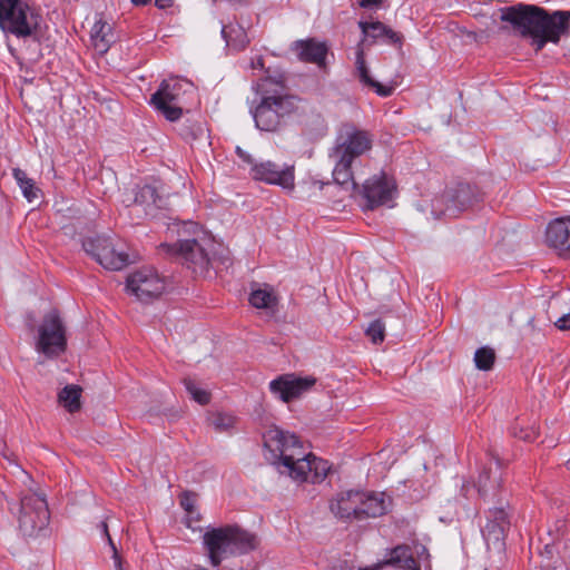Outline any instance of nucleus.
<instances>
[{
    "label": "nucleus",
    "mask_w": 570,
    "mask_h": 570,
    "mask_svg": "<svg viewBox=\"0 0 570 570\" xmlns=\"http://www.w3.org/2000/svg\"><path fill=\"white\" fill-rule=\"evenodd\" d=\"M96 101L99 104H108L111 102L112 99L107 96H100L99 94L95 92Z\"/></svg>",
    "instance_id": "43"
},
{
    "label": "nucleus",
    "mask_w": 570,
    "mask_h": 570,
    "mask_svg": "<svg viewBox=\"0 0 570 570\" xmlns=\"http://www.w3.org/2000/svg\"><path fill=\"white\" fill-rule=\"evenodd\" d=\"M292 49L302 61L313 62L317 66H323L325 62L327 47L324 42L315 39L297 40L293 43Z\"/></svg>",
    "instance_id": "19"
},
{
    "label": "nucleus",
    "mask_w": 570,
    "mask_h": 570,
    "mask_svg": "<svg viewBox=\"0 0 570 570\" xmlns=\"http://www.w3.org/2000/svg\"><path fill=\"white\" fill-rule=\"evenodd\" d=\"M488 474L487 472H484L483 474L480 475V479H479V491H484V488H485V480H488Z\"/></svg>",
    "instance_id": "44"
},
{
    "label": "nucleus",
    "mask_w": 570,
    "mask_h": 570,
    "mask_svg": "<svg viewBox=\"0 0 570 570\" xmlns=\"http://www.w3.org/2000/svg\"><path fill=\"white\" fill-rule=\"evenodd\" d=\"M101 533L107 538V541L109 542V539H111L109 531H108V524L106 521H101L99 524Z\"/></svg>",
    "instance_id": "41"
},
{
    "label": "nucleus",
    "mask_w": 570,
    "mask_h": 570,
    "mask_svg": "<svg viewBox=\"0 0 570 570\" xmlns=\"http://www.w3.org/2000/svg\"><path fill=\"white\" fill-rule=\"evenodd\" d=\"M66 334L62 321L52 309L45 315L38 330L37 351L48 357L57 356L66 350Z\"/></svg>",
    "instance_id": "10"
},
{
    "label": "nucleus",
    "mask_w": 570,
    "mask_h": 570,
    "mask_svg": "<svg viewBox=\"0 0 570 570\" xmlns=\"http://www.w3.org/2000/svg\"><path fill=\"white\" fill-rule=\"evenodd\" d=\"M567 464H568V469H570V461Z\"/></svg>",
    "instance_id": "48"
},
{
    "label": "nucleus",
    "mask_w": 570,
    "mask_h": 570,
    "mask_svg": "<svg viewBox=\"0 0 570 570\" xmlns=\"http://www.w3.org/2000/svg\"><path fill=\"white\" fill-rule=\"evenodd\" d=\"M168 121H177L183 116V109H158Z\"/></svg>",
    "instance_id": "35"
},
{
    "label": "nucleus",
    "mask_w": 570,
    "mask_h": 570,
    "mask_svg": "<svg viewBox=\"0 0 570 570\" xmlns=\"http://www.w3.org/2000/svg\"><path fill=\"white\" fill-rule=\"evenodd\" d=\"M82 246L86 253L91 255L106 269L119 271L128 263V256L125 253L117 252L107 237L86 238Z\"/></svg>",
    "instance_id": "13"
},
{
    "label": "nucleus",
    "mask_w": 570,
    "mask_h": 570,
    "mask_svg": "<svg viewBox=\"0 0 570 570\" xmlns=\"http://www.w3.org/2000/svg\"><path fill=\"white\" fill-rule=\"evenodd\" d=\"M184 232L190 233L193 238L179 239L177 244H163L167 253L181 259L194 274L206 276L210 268H218L224 258L218 257L215 242L195 223L184 224Z\"/></svg>",
    "instance_id": "4"
},
{
    "label": "nucleus",
    "mask_w": 570,
    "mask_h": 570,
    "mask_svg": "<svg viewBox=\"0 0 570 570\" xmlns=\"http://www.w3.org/2000/svg\"><path fill=\"white\" fill-rule=\"evenodd\" d=\"M547 244L560 253L570 250V217L552 220L546 232Z\"/></svg>",
    "instance_id": "18"
},
{
    "label": "nucleus",
    "mask_w": 570,
    "mask_h": 570,
    "mask_svg": "<svg viewBox=\"0 0 570 570\" xmlns=\"http://www.w3.org/2000/svg\"><path fill=\"white\" fill-rule=\"evenodd\" d=\"M109 546L112 551V560H114L115 570H125L124 564H122V559L120 558L112 539H109Z\"/></svg>",
    "instance_id": "36"
},
{
    "label": "nucleus",
    "mask_w": 570,
    "mask_h": 570,
    "mask_svg": "<svg viewBox=\"0 0 570 570\" xmlns=\"http://www.w3.org/2000/svg\"><path fill=\"white\" fill-rule=\"evenodd\" d=\"M495 361V352L493 348L483 346L475 351L474 363L481 371H489L492 368Z\"/></svg>",
    "instance_id": "32"
},
{
    "label": "nucleus",
    "mask_w": 570,
    "mask_h": 570,
    "mask_svg": "<svg viewBox=\"0 0 570 570\" xmlns=\"http://www.w3.org/2000/svg\"><path fill=\"white\" fill-rule=\"evenodd\" d=\"M374 136L368 130L353 124H343L336 136L335 145L330 154L335 165L333 179L341 186L357 188L355 178L358 174L357 159L366 155L373 147Z\"/></svg>",
    "instance_id": "3"
},
{
    "label": "nucleus",
    "mask_w": 570,
    "mask_h": 570,
    "mask_svg": "<svg viewBox=\"0 0 570 570\" xmlns=\"http://www.w3.org/2000/svg\"><path fill=\"white\" fill-rule=\"evenodd\" d=\"M493 520H489L485 525L489 534L493 533L494 538L498 540L503 534L505 528L509 525L508 514L503 509H498L492 512Z\"/></svg>",
    "instance_id": "30"
},
{
    "label": "nucleus",
    "mask_w": 570,
    "mask_h": 570,
    "mask_svg": "<svg viewBox=\"0 0 570 570\" xmlns=\"http://www.w3.org/2000/svg\"><path fill=\"white\" fill-rule=\"evenodd\" d=\"M222 35L227 42V46H230L237 50L244 49L249 39L240 26H227L223 27Z\"/></svg>",
    "instance_id": "28"
},
{
    "label": "nucleus",
    "mask_w": 570,
    "mask_h": 570,
    "mask_svg": "<svg viewBox=\"0 0 570 570\" xmlns=\"http://www.w3.org/2000/svg\"><path fill=\"white\" fill-rule=\"evenodd\" d=\"M180 503L188 513H193V500L188 495H185Z\"/></svg>",
    "instance_id": "38"
},
{
    "label": "nucleus",
    "mask_w": 570,
    "mask_h": 570,
    "mask_svg": "<svg viewBox=\"0 0 570 570\" xmlns=\"http://www.w3.org/2000/svg\"><path fill=\"white\" fill-rule=\"evenodd\" d=\"M358 26L364 35L362 41H365L367 38L372 39H384L389 43H399L401 41V37L399 33L387 28L380 21L365 22L360 21Z\"/></svg>",
    "instance_id": "24"
},
{
    "label": "nucleus",
    "mask_w": 570,
    "mask_h": 570,
    "mask_svg": "<svg viewBox=\"0 0 570 570\" xmlns=\"http://www.w3.org/2000/svg\"><path fill=\"white\" fill-rule=\"evenodd\" d=\"M266 81L257 83L254 88L257 98L253 100L255 107H293L296 104V97L287 95H265L261 90L265 88Z\"/></svg>",
    "instance_id": "23"
},
{
    "label": "nucleus",
    "mask_w": 570,
    "mask_h": 570,
    "mask_svg": "<svg viewBox=\"0 0 570 570\" xmlns=\"http://www.w3.org/2000/svg\"><path fill=\"white\" fill-rule=\"evenodd\" d=\"M396 193L393 177L380 171L366 179L363 184V197L366 199V208L374 209L387 205Z\"/></svg>",
    "instance_id": "14"
},
{
    "label": "nucleus",
    "mask_w": 570,
    "mask_h": 570,
    "mask_svg": "<svg viewBox=\"0 0 570 570\" xmlns=\"http://www.w3.org/2000/svg\"><path fill=\"white\" fill-rule=\"evenodd\" d=\"M264 445L277 471L295 482L320 483L331 470L330 463L308 452L295 434L278 428L266 431Z\"/></svg>",
    "instance_id": "1"
},
{
    "label": "nucleus",
    "mask_w": 570,
    "mask_h": 570,
    "mask_svg": "<svg viewBox=\"0 0 570 570\" xmlns=\"http://www.w3.org/2000/svg\"><path fill=\"white\" fill-rule=\"evenodd\" d=\"M387 510L383 494H368L357 490H344L330 501V511L338 520L351 522L377 518Z\"/></svg>",
    "instance_id": "6"
},
{
    "label": "nucleus",
    "mask_w": 570,
    "mask_h": 570,
    "mask_svg": "<svg viewBox=\"0 0 570 570\" xmlns=\"http://www.w3.org/2000/svg\"><path fill=\"white\" fill-rule=\"evenodd\" d=\"M209 424L217 432H227L235 425V417L227 413H216L209 419Z\"/></svg>",
    "instance_id": "33"
},
{
    "label": "nucleus",
    "mask_w": 570,
    "mask_h": 570,
    "mask_svg": "<svg viewBox=\"0 0 570 570\" xmlns=\"http://www.w3.org/2000/svg\"><path fill=\"white\" fill-rule=\"evenodd\" d=\"M186 524H187V527L191 528V520H190V519H188V521H187V523H186Z\"/></svg>",
    "instance_id": "47"
},
{
    "label": "nucleus",
    "mask_w": 570,
    "mask_h": 570,
    "mask_svg": "<svg viewBox=\"0 0 570 570\" xmlns=\"http://www.w3.org/2000/svg\"><path fill=\"white\" fill-rule=\"evenodd\" d=\"M49 519L48 504L43 495L29 492L21 497L18 523L23 535H36L48 525Z\"/></svg>",
    "instance_id": "9"
},
{
    "label": "nucleus",
    "mask_w": 570,
    "mask_h": 570,
    "mask_svg": "<svg viewBox=\"0 0 570 570\" xmlns=\"http://www.w3.org/2000/svg\"><path fill=\"white\" fill-rule=\"evenodd\" d=\"M174 4V0H156L155 6L159 9H167Z\"/></svg>",
    "instance_id": "39"
},
{
    "label": "nucleus",
    "mask_w": 570,
    "mask_h": 570,
    "mask_svg": "<svg viewBox=\"0 0 570 570\" xmlns=\"http://www.w3.org/2000/svg\"><path fill=\"white\" fill-rule=\"evenodd\" d=\"M384 332H385L384 324L381 321L376 320V321L372 322L370 324V326L367 327L366 335L370 337L372 343L379 344L384 341Z\"/></svg>",
    "instance_id": "34"
},
{
    "label": "nucleus",
    "mask_w": 570,
    "mask_h": 570,
    "mask_svg": "<svg viewBox=\"0 0 570 570\" xmlns=\"http://www.w3.org/2000/svg\"><path fill=\"white\" fill-rule=\"evenodd\" d=\"M382 2V0H360V4L364 8L377 6Z\"/></svg>",
    "instance_id": "42"
},
{
    "label": "nucleus",
    "mask_w": 570,
    "mask_h": 570,
    "mask_svg": "<svg viewBox=\"0 0 570 570\" xmlns=\"http://www.w3.org/2000/svg\"><path fill=\"white\" fill-rule=\"evenodd\" d=\"M250 67L253 69H264V59L263 57L258 56L255 59L252 60Z\"/></svg>",
    "instance_id": "40"
},
{
    "label": "nucleus",
    "mask_w": 570,
    "mask_h": 570,
    "mask_svg": "<svg viewBox=\"0 0 570 570\" xmlns=\"http://www.w3.org/2000/svg\"><path fill=\"white\" fill-rule=\"evenodd\" d=\"M166 282L153 267H142L127 277V289L137 299L149 302L158 298L165 291Z\"/></svg>",
    "instance_id": "11"
},
{
    "label": "nucleus",
    "mask_w": 570,
    "mask_h": 570,
    "mask_svg": "<svg viewBox=\"0 0 570 570\" xmlns=\"http://www.w3.org/2000/svg\"><path fill=\"white\" fill-rule=\"evenodd\" d=\"M380 569H382V564L376 563L373 567H366V568H363V569H360V570H380Z\"/></svg>",
    "instance_id": "46"
},
{
    "label": "nucleus",
    "mask_w": 570,
    "mask_h": 570,
    "mask_svg": "<svg viewBox=\"0 0 570 570\" xmlns=\"http://www.w3.org/2000/svg\"><path fill=\"white\" fill-rule=\"evenodd\" d=\"M151 0H131V2L135 4V6H145L147 3H149Z\"/></svg>",
    "instance_id": "45"
},
{
    "label": "nucleus",
    "mask_w": 570,
    "mask_h": 570,
    "mask_svg": "<svg viewBox=\"0 0 570 570\" xmlns=\"http://www.w3.org/2000/svg\"><path fill=\"white\" fill-rule=\"evenodd\" d=\"M292 114L291 109L278 112V109H254L253 118L256 127L262 131H275L286 121Z\"/></svg>",
    "instance_id": "20"
},
{
    "label": "nucleus",
    "mask_w": 570,
    "mask_h": 570,
    "mask_svg": "<svg viewBox=\"0 0 570 570\" xmlns=\"http://www.w3.org/2000/svg\"><path fill=\"white\" fill-rule=\"evenodd\" d=\"M570 11H556L547 14L535 6L519 4L502 11L501 19L511 22L522 35L531 37L535 51L541 50L548 41L558 42L567 28Z\"/></svg>",
    "instance_id": "2"
},
{
    "label": "nucleus",
    "mask_w": 570,
    "mask_h": 570,
    "mask_svg": "<svg viewBox=\"0 0 570 570\" xmlns=\"http://www.w3.org/2000/svg\"><path fill=\"white\" fill-rule=\"evenodd\" d=\"M91 41L94 48L99 53H106L110 48L111 43L116 41V37L112 33L111 26L102 21L101 19L97 20L90 31Z\"/></svg>",
    "instance_id": "22"
},
{
    "label": "nucleus",
    "mask_w": 570,
    "mask_h": 570,
    "mask_svg": "<svg viewBox=\"0 0 570 570\" xmlns=\"http://www.w3.org/2000/svg\"><path fill=\"white\" fill-rule=\"evenodd\" d=\"M379 564H382V568L384 566L392 564L405 570H419L417 562L413 558L411 549L407 546H399L394 548L390 553V558Z\"/></svg>",
    "instance_id": "25"
},
{
    "label": "nucleus",
    "mask_w": 570,
    "mask_h": 570,
    "mask_svg": "<svg viewBox=\"0 0 570 570\" xmlns=\"http://www.w3.org/2000/svg\"><path fill=\"white\" fill-rule=\"evenodd\" d=\"M556 326L562 331L570 330V313L564 314L563 316L558 318L556 321Z\"/></svg>",
    "instance_id": "37"
},
{
    "label": "nucleus",
    "mask_w": 570,
    "mask_h": 570,
    "mask_svg": "<svg viewBox=\"0 0 570 570\" xmlns=\"http://www.w3.org/2000/svg\"><path fill=\"white\" fill-rule=\"evenodd\" d=\"M249 303L257 309H264L268 314H274L277 311L278 296L273 287L264 285L252 291Z\"/></svg>",
    "instance_id": "21"
},
{
    "label": "nucleus",
    "mask_w": 570,
    "mask_h": 570,
    "mask_svg": "<svg viewBox=\"0 0 570 570\" xmlns=\"http://www.w3.org/2000/svg\"><path fill=\"white\" fill-rule=\"evenodd\" d=\"M240 160L249 167V175L254 180L268 185H276L283 189L293 190L295 187V166L278 165L272 160L256 161L255 158L237 146L235 149Z\"/></svg>",
    "instance_id": "8"
},
{
    "label": "nucleus",
    "mask_w": 570,
    "mask_h": 570,
    "mask_svg": "<svg viewBox=\"0 0 570 570\" xmlns=\"http://www.w3.org/2000/svg\"><path fill=\"white\" fill-rule=\"evenodd\" d=\"M40 14L26 0H0V30L18 39L32 38L40 27Z\"/></svg>",
    "instance_id": "7"
},
{
    "label": "nucleus",
    "mask_w": 570,
    "mask_h": 570,
    "mask_svg": "<svg viewBox=\"0 0 570 570\" xmlns=\"http://www.w3.org/2000/svg\"><path fill=\"white\" fill-rule=\"evenodd\" d=\"M473 191L470 185L460 184L450 188L439 198L433 199L431 213L440 218L442 215L455 216L471 206Z\"/></svg>",
    "instance_id": "12"
},
{
    "label": "nucleus",
    "mask_w": 570,
    "mask_h": 570,
    "mask_svg": "<svg viewBox=\"0 0 570 570\" xmlns=\"http://www.w3.org/2000/svg\"><path fill=\"white\" fill-rule=\"evenodd\" d=\"M314 379H299L292 375H282L269 383V390L282 401L289 402L298 397L314 385Z\"/></svg>",
    "instance_id": "17"
},
{
    "label": "nucleus",
    "mask_w": 570,
    "mask_h": 570,
    "mask_svg": "<svg viewBox=\"0 0 570 570\" xmlns=\"http://www.w3.org/2000/svg\"><path fill=\"white\" fill-rule=\"evenodd\" d=\"M81 387L78 385L65 386L58 395L59 403L69 412H76L80 409Z\"/></svg>",
    "instance_id": "27"
},
{
    "label": "nucleus",
    "mask_w": 570,
    "mask_h": 570,
    "mask_svg": "<svg viewBox=\"0 0 570 570\" xmlns=\"http://www.w3.org/2000/svg\"><path fill=\"white\" fill-rule=\"evenodd\" d=\"M184 385L190 397L200 405H206L210 401V393L194 380L184 379Z\"/></svg>",
    "instance_id": "31"
},
{
    "label": "nucleus",
    "mask_w": 570,
    "mask_h": 570,
    "mask_svg": "<svg viewBox=\"0 0 570 570\" xmlns=\"http://www.w3.org/2000/svg\"><path fill=\"white\" fill-rule=\"evenodd\" d=\"M356 69L358 71L361 80L364 83L373 87L380 96L387 97L392 94L393 87L382 86L381 83H379L370 78L368 70L366 68L365 59L363 56V50L361 48H358L357 52H356Z\"/></svg>",
    "instance_id": "26"
},
{
    "label": "nucleus",
    "mask_w": 570,
    "mask_h": 570,
    "mask_svg": "<svg viewBox=\"0 0 570 570\" xmlns=\"http://www.w3.org/2000/svg\"><path fill=\"white\" fill-rule=\"evenodd\" d=\"M166 205V198L159 195L155 186L145 185L136 191L132 212L138 217L144 214L146 217L156 218Z\"/></svg>",
    "instance_id": "16"
},
{
    "label": "nucleus",
    "mask_w": 570,
    "mask_h": 570,
    "mask_svg": "<svg viewBox=\"0 0 570 570\" xmlns=\"http://www.w3.org/2000/svg\"><path fill=\"white\" fill-rule=\"evenodd\" d=\"M13 177L21 188L23 196L29 202H33L39 198L40 189L35 185V181L27 176L26 171L16 168L13 169Z\"/></svg>",
    "instance_id": "29"
},
{
    "label": "nucleus",
    "mask_w": 570,
    "mask_h": 570,
    "mask_svg": "<svg viewBox=\"0 0 570 570\" xmlns=\"http://www.w3.org/2000/svg\"><path fill=\"white\" fill-rule=\"evenodd\" d=\"M203 540L209 561L214 567H218L225 558L246 554L257 549L259 544V540L254 533L238 525H225L208 530Z\"/></svg>",
    "instance_id": "5"
},
{
    "label": "nucleus",
    "mask_w": 570,
    "mask_h": 570,
    "mask_svg": "<svg viewBox=\"0 0 570 570\" xmlns=\"http://www.w3.org/2000/svg\"><path fill=\"white\" fill-rule=\"evenodd\" d=\"M195 91L193 82L185 78L173 77L161 81L159 88L151 95L150 104L155 107H175L184 102L183 97Z\"/></svg>",
    "instance_id": "15"
}]
</instances>
